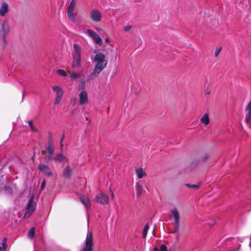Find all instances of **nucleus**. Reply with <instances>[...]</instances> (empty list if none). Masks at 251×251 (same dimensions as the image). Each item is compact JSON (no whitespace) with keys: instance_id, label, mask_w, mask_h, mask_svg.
<instances>
[{"instance_id":"obj_1","label":"nucleus","mask_w":251,"mask_h":251,"mask_svg":"<svg viewBox=\"0 0 251 251\" xmlns=\"http://www.w3.org/2000/svg\"><path fill=\"white\" fill-rule=\"evenodd\" d=\"M93 61L96 62V64L93 72L89 76L90 79L97 77L107 64V60L105 59L104 55L101 52L97 53Z\"/></svg>"},{"instance_id":"obj_2","label":"nucleus","mask_w":251,"mask_h":251,"mask_svg":"<svg viewBox=\"0 0 251 251\" xmlns=\"http://www.w3.org/2000/svg\"><path fill=\"white\" fill-rule=\"evenodd\" d=\"M73 60L72 63V68L75 69L80 65L81 63V55L80 48L77 44L74 45V50L72 52Z\"/></svg>"},{"instance_id":"obj_3","label":"nucleus","mask_w":251,"mask_h":251,"mask_svg":"<svg viewBox=\"0 0 251 251\" xmlns=\"http://www.w3.org/2000/svg\"><path fill=\"white\" fill-rule=\"evenodd\" d=\"M171 218H173L174 221V232H177L179 228L180 215L178 209L176 207L170 210Z\"/></svg>"},{"instance_id":"obj_4","label":"nucleus","mask_w":251,"mask_h":251,"mask_svg":"<svg viewBox=\"0 0 251 251\" xmlns=\"http://www.w3.org/2000/svg\"><path fill=\"white\" fill-rule=\"evenodd\" d=\"M93 247L92 233L91 232L88 231L85 241L84 247L82 249V251H93Z\"/></svg>"},{"instance_id":"obj_5","label":"nucleus","mask_w":251,"mask_h":251,"mask_svg":"<svg viewBox=\"0 0 251 251\" xmlns=\"http://www.w3.org/2000/svg\"><path fill=\"white\" fill-rule=\"evenodd\" d=\"M35 208L36 203L33 201V198L31 197L28 200V202L25 214V217H29L34 212Z\"/></svg>"},{"instance_id":"obj_6","label":"nucleus","mask_w":251,"mask_h":251,"mask_svg":"<svg viewBox=\"0 0 251 251\" xmlns=\"http://www.w3.org/2000/svg\"><path fill=\"white\" fill-rule=\"evenodd\" d=\"M53 91L55 93V97L54 100V104L57 105L59 103L63 95L64 92L62 89L58 86L52 87Z\"/></svg>"},{"instance_id":"obj_7","label":"nucleus","mask_w":251,"mask_h":251,"mask_svg":"<svg viewBox=\"0 0 251 251\" xmlns=\"http://www.w3.org/2000/svg\"><path fill=\"white\" fill-rule=\"evenodd\" d=\"M10 26L7 21H4L1 25L0 29V35L2 36L4 42H6V37L10 31Z\"/></svg>"},{"instance_id":"obj_8","label":"nucleus","mask_w":251,"mask_h":251,"mask_svg":"<svg viewBox=\"0 0 251 251\" xmlns=\"http://www.w3.org/2000/svg\"><path fill=\"white\" fill-rule=\"evenodd\" d=\"M93 201L96 202H99L102 204H107L109 203V197L106 194L100 192L96 195Z\"/></svg>"},{"instance_id":"obj_9","label":"nucleus","mask_w":251,"mask_h":251,"mask_svg":"<svg viewBox=\"0 0 251 251\" xmlns=\"http://www.w3.org/2000/svg\"><path fill=\"white\" fill-rule=\"evenodd\" d=\"M90 16L92 20L95 22H99L101 20L102 15L98 9H92L90 12Z\"/></svg>"},{"instance_id":"obj_10","label":"nucleus","mask_w":251,"mask_h":251,"mask_svg":"<svg viewBox=\"0 0 251 251\" xmlns=\"http://www.w3.org/2000/svg\"><path fill=\"white\" fill-rule=\"evenodd\" d=\"M49 146L46 148L48 154L45 156L46 161L49 162L53 158V155L54 151V148L53 146L51 141L49 142Z\"/></svg>"},{"instance_id":"obj_11","label":"nucleus","mask_w":251,"mask_h":251,"mask_svg":"<svg viewBox=\"0 0 251 251\" xmlns=\"http://www.w3.org/2000/svg\"><path fill=\"white\" fill-rule=\"evenodd\" d=\"M75 6V0H72L67 8V14L70 20L74 21L75 15L74 13V10Z\"/></svg>"},{"instance_id":"obj_12","label":"nucleus","mask_w":251,"mask_h":251,"mask_svg":"<svg viewBox=\"0 0 251 251\" xmlns=\"http://www.w3.org/2000/svg\"><path fill=\"white\" fill-rule=\"evenodd\" d=\"M86 33L92 38L94 41L97 44L101 45L102 44V41L101 38L100 37V36L97 34L94 31L88 29L86 30Z\"/></svg>"},{"instance_id":"obj_13","label":"nucleus","mask_w":251,"mask_h":251,"mask_svg":"<svg viewBox=\"0 0 251 251\" xmlns=\"http://www.w3.org/2000/svg\"><path fill=\"white\" fill-rule=\"evenodd\" d=\"M18 190V187L16 185L12 182L7 183L3 187V190L5 193L8 195H12L13 190Z\"/></svg>"},{"instance_id":"obj_14","label":"nucleus","mask_w":251,"mask_h":251,"mask_svg":"<svg viewBox=\"0 0 251 251\" xmlns=\"http://www.w3.org/2000/svg\"><path fill=\"white\" fill-rule=\"evenodd\" d=\"M38 168L39 170L48 177H50L52 175V173L50 171V168L45 164H39Z\"/></svg>"},{"instance_id":"obj_15","label":"nucleus","mask_w":251,"mask_h":251,"mask_svg":"<svg viewBox=\"0 0 251 251\" xmlns=\"http://www.w3.org/2000/svg\"><path fill=\"white\" fill-rule=\"evenodd\" d=\"M79 104L82 105L88 103V94L86 91H83L79 94Z\"/></svg>"},{"instance_id":"obj_16","label":"nucleus","mask_w":251,"mask_h":251,"mask_svg":"<svg viewBox=\"0 0 251 251\" xmlns=\"http://www.w3.org/2000/svg\"><path fill=\"white\" fill-rule=\"evenodd\" d=\"M53 159L55 162H61L63 164L65 163L68 161L67 157L62 153L57 154Z\"/></svg>"},{"instance_id":"obj_17","label":"nucleus","mask_w":251,"mask_h":251,"mask_svg":"<svg viewBox=\"0 0 251 251\" xmlns=\"http://www.w3.org/2000/svg\"><path fill=\"white\" fill-rule=\"evenodd\" d=\"M79 199L82 203L85 206L86 209L90 208V199L87 197H86L85 196H81L79 197Z\"/></svg>"},{"instance_id":"obj_18","label":"nucleus","mask_w":251,"mask_h":251,"mask_svg":"<svg viewBox=\"0 0 251 251\" xmlns=\"http://www.w3.org/2000/svg\"><path fill=\"white\" fill-rule=\"evenodd\" d=\"M8 12V5L6 2H3L0 8V15L3 17Z\"/></svg>"},{"instance_id":"obj_19","label":"nucleus","mask_w":251,"mask_h":251,"mask_svg":"<svg viewBox=\"0 0 251 251\" xmlns=\"http://www.w3.org/2000/svg\"><path fill=\"white\" fill-rule=\"evenodd\" d=\"M63 176L65 178H69L72 176V171L69 166H67L63 170Z\"/></svg>"},{"instance_id":"obj_20","label":"nucleus","mask_w":251,"mask_h":251,"mask_svg":"<svg viewBox=\"0 0 251 251\" xmlns=\"http://www.w3.org/2000/svg\"><path fill=\"white\" fill-rule=\"evenodd\" d=\"M135 189L136 191L137 197V198H139L142 195L143 190L142 186L139 182H136L135 185Z\"/></svg>"},{"instance_id":"obj_21","label":"nucleus","mask_w":251,"mask_h":251,"mask_svg":"<svg viewBox=\"0 0 251 251\" xmlns=\"http://www.w3.org/2000/svg\"><path fill=\"white\" fill-rule=\"evenodd\" d=\"M136 173L139 179L146 176L147 174L142 168H138L136 170Z\"/></svg>"},{"instance_id":"obj_22","label":"nucleus","mask_w":251,"mask_h":251,"mask_svg":"<svg viewBox=\"0 0 251 251\" xmlns=\"http://www.w3.org/2000/svg\"><path fill=\"white\" fill-rule=\"evenodd\" d=\"M201 123L204 124L205 125H207L209 123V118L208 114L205 113L201 118Z\"/></svg>"},{"instance_id":"obj_23","label":"nucleus","mask_w":251,"mask_h":251,"mask_svg":"<svg viewBox=\"0 0 251 251\" xmlns=\"http://www.w3.org/2000/svg\"><path fill=\"white\" fill-rule=\"evenodd\" d=\"M81 75V73L72 72L70 75V77L71 81H74L77 79Z\"/></svg>"},{"instance_id":"obj_24","label":"nucleus","mask_w":251,"mask_h":251,"mask_svg":"<svg viewBox=\"0 0 251 251\" xmlns=\"http://www.w3.org/2000/svg\"><path fill=\"white\" fill-rule=\"evenodd\" d=\"M149 229V226L148 224L145 225L143 230V238H145L147 236L148 231Z\"/></svg>"},{"instance_id":"obj_25","label":"nucleus","mask_w":251,"mask_h":251,"mask_svg":"<svg viewBox=\"0 0 251 251\" xmlns=\"http://www.w3.org/2000/svg\"><path fill=\"white\" fill-rule=\"evenodd\" d=\"M201 185V183H199L198 184H186V186L189 188H193V189H198Z\"/></svg>"},{"instance_id":"obj_26","label":"nucleus","mask_w":251,"mask_h":251,"mask_svg":"<svg viewBox=\"0 0 251 251\" xmlns=\"http://www.w3.org/2000/svg\"><path fill=\"white\" fill-rule=\"evenodd\" d=\"M245 122L247 124H249L251 122V112H248L245 118Z\"/></svg>"},{"instance_id":"obj_27","label":"nucleus","mask_w":251,"mask_h":251,"mask_svg":"<svg viewBox=\"0 0 251 251\" xmlns=\"http://www.w3.org/2000/svg\"><path fill=\"white\" fill-rule=\"evenodd\" d=\"M35 235V229L34 227L31 228L28 231V236L30 238H32Z\"/></svg>"},{"instance_id":"obj_28","label":"nucleus","mask_w":251,"mask_h":251,"mask_svg":"<svg viewBox=\"0 0 251 251\" xmlns=\"http://www.w3.org/2000/svg\"><path fill=\"white\" fill-rule=\"evenodd\" d=\"M57 72L58 74L62 76H65L67 75V73L64 70L59 69L57 71Z\"/></svg>"},{"instance_id":"obj_29","label":"nucleus","mask_w":251,"mask_h":251,"mask_svg":"<svg viewBox=\"0 0 251 251\" xmlns=\"http://www.w3.org/2000/svg\"><path fill=\"white\" fill-rule=\"evenodd\" d=\"M28 125H29V126H30V127L31 128V129L33 131H36L37 130L36 129V128L33 125V122L32 121H29L28 122Z\"/></svg>"},{"instance_id":"obj_30","label":"nucleus","mask_w":251,"mask_h":251,"mask_svg":"<svg viewBox=\"0 0 251 251\" xmlns=\"http://www.w3.org/2000/svg\"><path fill=\"white\" fill-rule=\"evenodd\" d=\"M85 86V80L82 79L81 80V82L79 84V88L80 89H84Z\"/></svg>"},{"instance_id":"obj_31","label":"nucleus","mask_w":251,"mask_h":251,"mask_svg":"<svg viewBox=\"0 0 251 251\" xmlns=\"http://www.w3.org/2000/svg\"><path fill=\"white\" fill-rule=\"evenodd\" d=\"M160 251H168L167 247L164 244H162L160 246Z\"/></svg>"},{"instance_id":"obj_32","label":"nucleus","mask_w":251,"mask_h":251,"mask_svg":"<svg viewBox=\"0 0 251 251\" xmlns=\"http://www.w3.org/2000/svg\"><path fill=\"white\" fill-rule=\"evenodd\" d=\"M221 50H222V48H217L216 50L215 51V52H214L215 57H217L219 55Z\"/></svg>"},{"instance_id":"obj_33","label":"nucleus","mask_w":251,"mask_h":251,"mask_svg":"<svg viewBox=\"0 0 251 251\" xmlns=\"http://www.w3.org/2000/svg\"><path fill=\"white\" fill-rule=\"evenodd\" d=\"M2 246L0 247V251H4L6 250V245L5 242H3L2 243Z\"/></svg>"},{"instance_id":"obj_34","label":"nucleus","mask_w":251,"mask_h":251,"mask_svg":"<svg viewBox=\"0 0 251 251\" xmlns=\"http://www.w3.org/2000/svg\"><path fill=\"white\" fill-rule=\"evenodd\" d=\"M246 110L248 112H251V100L250 101V102L247 105Z\"/></svg>"},{"instance_id":"obj_35","label":"nucleus","mask_w":251,"mask_h":251,"mask_svg":"<svg viewBox=\"0 0 251 251\" xmlns=\"http://www.w3.org/2000/svg\"><path fill=\"white\" fill-rule=\"evenodd\" d=\"M131 28H132V26H131V25L126 26H124V30L125 32H127L129 30H130Z\"/></svg>"},{"instance_id":"obj_36","label":"nucleus","mask_w":251,"mask_h":251,"mask_svg":"<svg viewBox=\"0 0 251 251\" xmlns=\"http://www.w3.org/2000/svg\"><path fill=\"white\" fill-rule=\"evenodd\" d=\"M209 157V156L207 154H205L202 159V162H205Z\"/></svg>"},{"instance_id":"obj_37","label":"nucleus","mask_w":251,"mask_h":251,"mask_svg":"<svg viewBox=\"0 0 251 251\" xmlns=\"http://www.w3.org/2000/svg\"><path fill=\"white\" fill-rule=\"evenodd\" d=\"M64 138H65V134H63L62 138H61L60 142L61 150L62 149V147H63L62 142H63V139H64Z\"/></svg>"},{"instance_id":"obj_38","label":"nucleus","mask_w":251,"mask_h":251,"mask_svg":"<svg viewBox=\"0 0 251 251\" xmlns=\"http://www.w3.org/2000/svg\"><path fill=\"white\" fill-rule=\"evenodd\" d=\"M45 185H46V182H45V180H43V181L42 182L41 186V189L42 190L44 189L45 188Z\"/></svg>"},{"instance_id":"obj_39","label":"nucleus","mask_w":251,"mask_h":251,"mask_svg":"<svg viewBox=\"0 0 251 251\" xmlns=\"http://www.w3.org/2000/svg\"><path fill=\"white\" fill-rule=\"evenodd\" d=\"M96 29L98 31H99V32H100V31H101L102 30L101 28H98V27H96Z\"/></svg>"},{"instance_id":"obj_40","label":"nucleus","mask_w":251,"mask_h":251,"mask_svg":"<svg viewBox=\"0 0 251 251\" xmlns=\"http://www.w3.org/2000/svg\"><path fill=\"white\" fill-rule=\"evenodd\" d=\"M153 251H159V250H158V248H156V247H154V248H153Z\"/></svg>"},{"instance_id":"obj_41","label":"nucleus","mask_w":251,"mask_h":251,"mask_svg":"<svg viewBox=\"0 0 251 251\" xmlns=\"http://www.w3.org/2000/svg\"><path fill=\"white\" fill-rule=\"evenodd\" d=\"M111 197L112 198H113L114 197V194H113V192H111Z\"/></svg>"},{"instance_id":"obj_42","label":"nucleus","mask_w":251,"mask_h":251,"mask_svg":"<svg viewBox=\"0 0 251 251\" xmlns=\"http://www.w3.org/2000/svg\"><path fill=\"white\" fill-rule=\"evenodd\" d=\"M6 240V237L4 238L3 239V242H5Z\"/></svg>"},{"instance_id":"obj_43","label":"nucleus","mask_w":251,"mask_h":251,"mask_svg":"<svg viewBox=\"0 0 251 251\" xmlns=\"http://www.w3.org/2000/svg\"><path fill=\"white\" fill-rule=\"evenodd\" d=\"M105 41H106V42H109V40H108V39H107H107H105Z\"/></svg>"}]
</instances>
